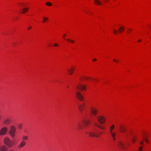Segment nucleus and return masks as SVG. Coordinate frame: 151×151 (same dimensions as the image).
<instances>
[{"mask_svg":"<svg viewBox=\"0 0 151 151\" xmlns=\"http://www.w3.org/2000/svg\"><path fill=\"white\" fill-rule=\"evenodd\" d=\"M78 127L80 129H83V125L81 124H79L78 125Z\"/></svg>","mask_w":151,"mask_h":151,"instance_id":"obj_28","label":"nucleus"},{"mask_svg":"<svg viewBox=\"0 0 151 151\" xmlns=\"http://www.w3.org/2000/svg\"><path fill=\"white\" fill-rule=\"evenodd\" d=\"M118 145L120 149L124 150L125 148L124 144L121 141H119L118 142Z\"/></svg>","mask_w":151,"mask_h":151,"instance_id":"obj_11","label":"nucleus"},{"mask_svg":"<svg viewBox=\"0 0 151 151\" xmlns=\"http://www.w3.org/2000/svg\"><path fill=\"white\" fill-rule=\"evenodd\" d=\"M113 61L114 62H117L118 61V60H115V59H113Z\"/></svg>","mask_w":151,"mask_h":151,"instance_id":"obj_37","label":"nucleus"},{"mask_svg":"<svg viewBox=\"0 0 151 151\" xmlns=\"http://www.w3.org/2000/svg\"><path fill=\"white\" fill-rule=\"evenodd\" d=\"M140 144L141 145H142V144H143V142H140Z\"/></svg>","mask_w":151,"mask_h":151,"instance_id":"obj_39","label":"nucleus"},{"mask_svg":"<svg viewBox=\"0 0 151 151\" xmlns=\"http://www.w3.org/2000/svg\"><path fill=\"white\" fill-rule=\"evenodd\" d=\"M97 119L98 122L101 124H103L105 122V119L103 116H99L97 117Z\"/></svg>","mask_w":151,"mask_h":151,"instance_id":"obj_8","label":"nucleus"},{"mask_svg":"<svg viewBox=\"0 0 151 151\" xmlns=\"http://www.w3.org/2000/svg\"><path fill=\"white\" fill-rule=\"evenodd\" d=\"M18 127L19 129H22V124H19L18 125Z\"/></svg>","mask_w":151,"mask_h":151,"instance_id":"obj_29","label":"nucleus"},{"mask_svg":"<svg viewBox=\"0 0 151 151\" xmlns=\"http://www.w3.org/2000/svg\"><path fill=\"white\" fill-rule=\"evenodd\" d=\"M119 130L122 133H124L126 132L127 129L125 126L121 125L119 127Z\"/></svg>","mask_w":151,"mask_h":151,"instance_id":"obj_10","label":"nucleus"},{"mask_svg":"<svg viewBox=\"0 0 151 151\" xmlns=\"http://www.w3.org/2000/svg\"><path fill=\"white\" fill-rule=\"evenodd\" d=\"M86 86H83L81 84H79L76 86V98L81 101H83L84 99V97L80 92V91L82 90H85Z\"/></svg>","mask_w":151,"mask_h":151,"instance_id":"obj_1","label":"nucleus"},{"mask_svg":"<svg viewBox=\"0 0 151 151\" xmlns=\"http://www.w3.org/2000/svg\"><path fill=\"white\" fill-rule=\"evenodd\" d=\"M8 151H15L13 149H11L9 150Z\"/></svg>","mask_w":151,"mask_h":151,"instance_id":"obj_38","label":"nucleus"},{"mask_svg":"<svg viewBox=\"0 0 151 151\" xmlns=\"http://www.w3.org/2000/svg\"><path fill=\"white\" fill-rule=\"evenodd\" d=\"M4 143L9 147H11L14 145V142L11 140L8 137H6L4 138Z\"/></svg>","mask_w":151,"mask_h":151,"instance_id":"obj_2","label":"nucleus"},{"mask_svg":"<svg viewBox=\"0 0 151 151\" xmlns=\"http://www.w3.org/2000/svg\"><path fill=\"white\" fill-rule=\"evenodd\" d=\"M95 4L97 5H101L102 3L99 0H94Z\"/></svg>","mask_w":151,"mask_h":151,"instance_id":"obj_16","label":"nucleus"},{"mask_svg":"<svg viewBox=\"0 0 151 151\" xmlns=\"http://www.w3.org/2000/svg\"><path fill=\"white\" fill-rule=\"evenodd\" d=\"M102 133V132H100V133Z\"/></svg>","mask_w":151,"mask_h":151,"instance_id":"obj_45","label":"nucleus"},{"mask_svg":"<svg viewBox=\"0 0 151 151\" xmlns=\"http://www.w3.org/2000/svg\"><path fill=\"white\" fill-rule=\"evenodd\" d=\"M141 41V40H139L138 41V42H140Z\"/></svg>","mask_w":151,"mask_h":151,"instance_id":"obj_42","label":"nucleus"},{"mask_svg":"<svg viewBox=\"0 0 151 151\" xmlns=\"http://www.w3.org/2000/svg\"><path fill=\"white\" fill-rule=\"evenodd\" d=\"M29 9L28 8L25 7L22 9L23 11L22 12V14H25L26 13Z\"/></svg>","mask_w":151,"mask_h":151,"instance_id":"obj_15","label":"nucleus"},{"mask_svg":"<svg viewBox=\"0 0 151 151\" xmlns=\"http://www.w3.org/2000/svg\"><path fill=\"white\" fill-rule=\"evenodd\" d=\"M53 46L54 47H58L59 45L57 43H55L53 44Z\"/></svg>","mask_w":151,"mask_h":151,"instance_id":"obj_31","label":"nucleus"},{"mask_svg":"<svg viewBox=\"0 0 151 151\" xmlns=\"http://www.w3.org/2000/svg\"><path fill=\"white\" fill-rule=\"evenodd\" d=\"M67 41L70 42L71 43H74L75 42V41L73 40H71L70 39H67Z\"/></svg>","mask_w":151,"mask_h":151,"instance_id":"obj_25","label":"nucleus"},{"mask_svg":"<svg viewBox=\"0 0 151 151\" xmlns=\"http://www.w3.org/2000/svg\"><path fill=\"white\" fill-rule=\"evenodd\" d=\"M43 21L42 22L44 23L46 22H47L49 19L47 17H43Z\"/></svg>","mask_w":151,"mask_h":151,"instance_id":"obj_20","label":"nucleus"},{"mask_svg":"<svg viewBox=\"0 0 151 151\" xmlns=\"http://www.w3.org/2000/svg\"><path fill=\"white\" fill-rule=\"evenodd\" d=\"M7 130L8 129L7 127H3L0 130V135H5L7 132Z\"/></svg>","mask_w":151,"mask_h":151,"instance_id":"obj_7","label":"nucleus"},{"mask_svg":"<svg viewBox=\"0 0 151 151\" xmlns=\"http://www.w3.org/2000/svg\"><path fill=\"white\" fill-rule=\"evenodd\" d=\"M96 59H94L93 60L94 61H96Z\"/></svg>","mask_w":151,"mask_h":151,"instance_id":"obj_41","label":"nucleus"},{"mask_svg":"<svg viewBox=\"0 0 151 151\" xmlns=\"http://www.w3.org/2000/svg\"><path fill=\"white\" fill-rule=\"evenodd\" d=\"M4 123L6 124H9L10 123L9 120L8 119H6L4 121Z\"/></svg>","mask_w":151,"mask_h":151,"instance_id":"obj_24","label":"nucleus"},{"mask_svg":"<svg viewBox=\"0 0 151 151\" xmlns=\"http://www.w3.org/2000/svg\"><path fill=\"white\" fill-rule=\"evenodd\" d=\"M94 124L96 126L99 128L101 129H105V128L104 127L99 125V124H98L96 122L94 123Z\"/></svg>","mask_w":151,"mask_h":151,"instance_id":"obj_14","label":"nucleus"},{"mask_svg":"<svg viewBox=\"0 0 151 151\" xmlns=\"http://www.w3.org/2000/svg\"><path fill=\"white\" fill-rule=\"evenodd\" d=\"M142 147H139V151H142Z\"/></svg>","mask_w":151,"mask_h":151,"instance_id":"obj_33","label":"nucleus"},{"mask_svg":"<svg viewBox=\"0 0 151 151\" xmlns=\"http://www.w3.org/2000/svg\"><path fill=\"white\" fill-rule=\"evenodd\" d=\"M118 31L116 29H115L114 31V32L115 34H117L118 33Z\"/></svg>","mask_w":151,"mask_h":151,"instance_id":"obj_32","label":"nucleus"},{"mask_svg":"<svg viewBox=\"0 0 151 151\" xmlns=\"http://www.w3.org/2000/svg\"><path fill=\"white\" fill-rule=\"evenodd\" d=\"M16 133V128L15 126L13 125L10 126L9 131V133L10 135L13 138L15 137Z\"/></svg>","mask_w":151,"mask_h":151,"instance_id":"obj_4","label":"nucleus"},{"mask_svg":"<svg viewBox=\"0 0 151 151\" xmlns=\"http://www.w3.org/2000/svg\"><path fill=\"white\" fill-rule=\"evenodd\" d=\"M26 141H22L17 146V148L18 149H20L23 148L26 145Z\"/></svg>","mask_w":151,"mask_h":151,"instance_id":"obj_6","label":"nucleus"},{"mask_svg":"<svg viewBox=\"0 0 151 151\" xmlns=\"http://www.w3.org/2000/svg\"><path fill=\"white\" fill-rule=\"evenodd\" d=\"M49 46L50 47L51 46V45H49Z\"/></svg>","mask_w":151,"mask_h":151,"instance_id":"obj_43","label":"nucleus"},{"mask_svg":"<svg viewBox=\"0 0 151 151\" xmlns=\"http://www.w3.org/2000/svg\"><path fill=\"white\" fill-rule=\"evenodd\" d=\"M18 4L19 6L22 7L25 6V4L23 3H19Z\"/></svg>","mask_w":151,"mask_h":151,"instance_id":"obj_22","label":"nucleus"},{"mask_svg":"<svg viewBox=\"0 0 151 151\" xmlns=\"http://www.w3.org/2000/svg\"><path fill=\"white\" fill-rule=\"evenodd\" d=\"M74 69L72 68L70 69H67V71L68 72L69 75H72L74 72Z\"/></svg>","mask_w":151,"mask_h":151,"instance_id":"obj_12","label":"nucleus"},{"mask_svg":"<svg viewBox=\"0 0 151 151\" xmlns=\"http://www.w3.org/2000/svg\"><path fill=\"white\" fill-rule=\"evenodd\" d=\"M84 104L79 105V108L81 111H82L83 110V109L84 107Z\"/></svg>","mask_w":151,"mask_h":151,"instance_id":"obj_23","label":"nucleus"},{"mask_svg":"<svg viewBox=\"0 0 151 151\" xmlns=\"http://www.w3.org/2000/svg\"><path fill=\"white\" fill-rule=\"evenodd\" d=\"M114 128V124L112 125L110 127V132L113 140L115 141L116 140L115 137L116 135V132H112Z\"/></svg>","mask_w":151,"mask_h":151,"instance_id":"obj_5","label":"nucleus"},{"mask_svg":"<svg viewBox=\"0 0 151 151\" xmlns=\"http://www.w3.org/2000/svg\"><path fill=\"white\" fill-rule=\"evenodd\" d=\"M129 29L130 30V31H131V30H132V29Z\"/></svg>","mask_w":151,"mask_h":151,"instance_id":"obj_44","label":"nucleus"},{"mask_svg":"<svg viewBox=\"0 0 151 151\" xmlns=\"http://www.w3.org/2000/svg\"><path fill=\"white\" fill-rule=\"evenodd\" d=\"M6 147L4 146H2L0 148V151H6Z\"/></svg>","mask_w":151,"mask_h":151,"instance_id":"obj_19","label":"nucleus"},{"mask_svg":"<svg viewBox=\"0 0 151 151\" xmlns=\"http://www.w3.org/2000/svg\"><path fill=\"white\" fill-rule=\"evenodd\" d=\"M132 140L133 143H134L135 142V141L136 140V139L133 138L132 139Z\"/></svg>","mask_w":151,"mask_h":151,"instance_id":"obj_34","label":"nucleus"},{"mask_svg":"<svg viewBox=\"0 0 151 151\" xmlns=\"http://www.w3.org/2000/svg\"><path fill=\"white\" fill-rule=\"evenodd\" d=\"M4 143L9 147H11L14 145V142L11 140L8 137H6L4 138Z\"/></svg>","mask_w":151,"mask_h":151,"instance_id":"obj_3","label":"nucleus"},{"mask_svg":"<svg viewBox=\"0 0 151 151\" xmlns=\"http://www.w3.org/2000/svg\"><path fill=\"white\" fill-rule=\"evenodd\" d=\"M89 122L87 120H85L83 122V124L84 125L85 127H86L87 125L88 124Z\"/></svg>","mask_w":151,"mask_h":151,"instance_id":"obj_17","label":"nucleus"},{"mask_svg":"<svg viewBox=\"0 0 151 151\" xmlns=\"http://www.w3.org/2000/svg\"><path fill=\"white\" fill-rule=\"evenodd\" d=\"M105 2H107L108 1V0H104Z\"/></svg>","mask_w":151,"mask_h":151,"instance_id":"obj_40","label":"nucleus"},{"mask_svg":"<svg viewBox=\"0 0 151 151\" xmlns=\"http://www.w3.org/2000/svg\"><path fill=\"white\" fill-rule=\"evenodd\" d=\"M86 133L88 134H89V136L91 137H100L99 135H96L94 133L91 132H86Z\"/></svg>","mask_w":151,"mask_h":151,"instance_id":"obj_9","label":"nucleus"},{"mask_svg":"<svg viewBox=\"0 0 151 151\" xmlns=\"http://www.w3.org/2000/svg\"><path fill=\"white\" fill-rule=\"evenodd\" d=\"M144 140L147 143H149L150 142L148 141L147 139L145 137H144Z\"/></svg>","mask_w":151,"mask_h":151,"instance_id":"obj_27","label":"nucleus"},{"mask_svg":"<svg viewBox=\"0 0 151 151\" xmlns=\"http://www.w3.org/2000/svg\"><path fill=\"white\" fill-rule=\"evenodd\" d=\"M88 79V78L87 77H81L80 78V80L81 81L82 80V79Z\"/></svg>","mask_w":151,"mask_h":151,"instance_id":"obj_30","label":"nucleus"},{"mask_svg":"<svg viewBox=\"0 0 151 151\" xmlns=\"http://www.w3.org/2000/svg\"><path fill=\"white\" fill-rule=\"evenodd\" d=\"M66 35L65 34L63 35V37L64 39H65V37L66 36Z\"/></svg>","mask_w":151,"mask_h":151,"instance_id":"obj_36","label":"nucleus"},{"mask_svg":"<svg viewBox=\"0 0 151 151\" xmlns=\"http://www.w3.org/2000/svg\"><path fill=\"white\" fill-rule=\"evenodd\" d=\"M124 28L123 27H121L119 29V32L120 33L124 31Z\"/></svg>","mask_w":151,"mask_h":151,"instance_id":"obj_21","label":"nucleus"},{"mask_svg":"<svg viewBox=\"0 0 151 151\" xmlns=\"http://www.w3.org/2000/svg\"><path fill=\"white\" fill-rule=\"evenodd\" d=\"M91 111L92 113L94 115H96L97 112V111L93 108H91Z\"/></svg>","mask_w":151,"mask_h":151,"instance_id":"obj_13","label":"nucleus"},{"mask_svg":"<svg viewBox=\"0 0 151 151\" xmlns=\"http://www.w3.org/2000/svg\"><path fill=\"white\" fill-rule=\"evenodd\" d=\"M28 137L26 136H23L22 137V141H25V140H27L28 139Z\"/></svg>","mask_w":151,"mask_h":151,"instance_id":"obj_18","label":"nucleus"},{"mask_svg":"<svg viewBox=\"0 0 151 151\" xmlns=\"http://www.w3.org/2000/svg\"><path fill=\"white\" fill-rule=\"evenodd\" d=\"M32 27L31 26H30V27H29L28 28V30H29L30 29L32 28Z\"/></svg>","mask_w":151,"mask_h":151,"instance_id":"obj_35","label":"nucleus"},{"mask_svg":"<svg viewBox=\"0 0 151 151\" xmlns=\"http://www.w3.org/2000/svg\"><path fill=\"white\" fill-rule=\"evenodd\" d=\"M46 5L48 6H51L52 5V4L50 2H48L46 3Z\"/></svg>","mask_w":151,"mask_h":151,"instance_id":"obj_26","label":"nucleus"}]
</instances>
